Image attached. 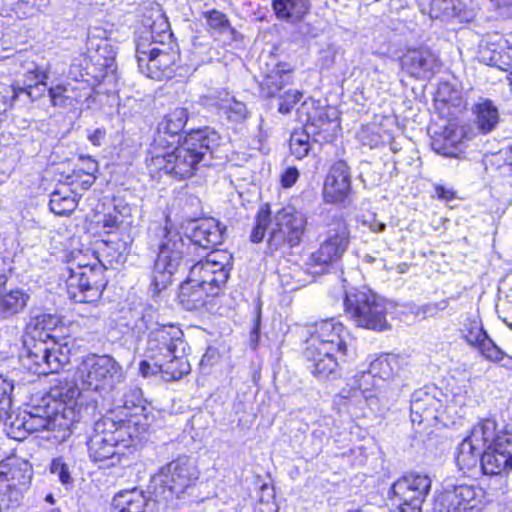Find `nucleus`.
Segmentation results:
<instances>
[{
    "instance_id": "1",
    "label": "nucleus",
    "mask_w": 512,
    "mask_h": 512,
    "mask_svg": "<svg viewBox=\"0 0 512 512\" xmlns=\"http://www.w3.org/2000/svg\"><path fill=\"white\" fill-rule=\"evenodd\" d=\"M310 335L304 352L307 368L317 379H328L345 361L349 333L342 323L331 318L316 322Z\"/></svg>"
},
{
    "instance_id": "2",
    "label": "nucleus",
    "mask_w": 512,
    "mask_h": 512,
    "mask_svg": "<svg viewBox=\"0 0 512 512\" xmlns=\"http://www.w3.org/2000/svg\"><path fill=\"white\" fill-rule=\"evenodd\" d=\"M219 143V134L210 128L192 131L166 157L157 155L149 162V167L179 180L189 178L200 163L208 165L207 156L214 158Z\"/></svg>"
},
{
    "instance_id": "3",
    "label": "nucleus",
    "mask_w": 512,
    "mask_h": 512,
    "mask_svg": "<svg viewBox=\"0 0 512 512\" xmlns=\"http://www.w3.org/2000/svg\"><path fill=\"white\" fill-rule=\"evenodd\" d=\"M269 225H271L267 240L269 250L274 252L292 249L302 241L307 217L294 206H286L278 210L272 219L269 206L264 205L257 213L256 225L250 236L251 241L261 242Z\"/></svg>"
},
{
    "instance_id": "4",
    "label": "nucleus",
    "mask_w": 512,
    "mask_h": 512,
    "mask_svg": "<svg viewBox=\"0 0 512 512\" xmlns=\"http://www.w3.org/2000/svg\"><path fill=\"white\" fill-rule=\"evenodd\" d=\"M467 403V392L459 389L451 398L436 386L416 389L410 400V417L413 423L449 426Z\"/></svg>"
},
{
    "instance_id": "5",
    "label": "nucleus",
    "mask_w": 512,
    "mask_h": 512,
    "mask_svg": "<svg viewBox=\"0 0 512 512\" xmlns=\"http://www.w3.org/2000/svg\"><path fill=\"white\" fill-rule=\"evenodd\" d=\"M200 471L195 462L188 456H179L163 465L150 479L148 493L159 497L163 503L180 497L188 488L194 486L199 479Z\"/></svg>"
},
{
    "instance_id": "6",
    "label": "nucleus",
    "mask_w": 512,
    "mask_h": 512,
    "mask_svg": "<svg viewBox=\"0 0 512 512\" xmlns=\"http://www.w3.org/2000/svg\"><path fill=\"white\" fill-rule=\"evenodd\" d=\"M75 381L83 390L108 394L125 381V372L112 356L90 354L78 365Z\"/></svg>"
},
{
    "instance_id": "7",
    "label": "nucleus",
    "mask_w": 512,
    "mask_h": 512,
    "mask_svg": "<svg viewBox=\"0 0 512 512\" xmlns=\"http://www.w3.org/2000/svg\"><path fill=\"white\" fill-rule=\"evenodd\" d=\"M190 247V242H186L177 230L167 226L163 229L152 275L151 285L155 292L170 283L171 276L179 269Z\"/></svg>"
},
{
    "instance_id": "8",
    "label": "nucleus",
    "mask_w": 512,
    "mask_h": 512,
    "mask_svg": "<svg viewBox=\"0 0 512 512\" xmlns=\"http://www.w3.org/2000/svg\"><path fill=\"white\" fill-rule=\"evenodd\" d=\"M345 313L359 327L383 331L389 328L385 302L371 290L353 289L346 293Z\"/></svg>"
},
{
    "instance_id": "9",
    "label": "nucleus",
    "mask_w": 512,
    "mask_h": 512,
    "mask_svg": "<svg viewBox=\"0 0 512 512\" xmlns=\"http://www.w3.org/2000/svg\"><path fill=\"white\" fill-rule=\"evenodd\" d=\"M22 350L20 358L24 367L38 375L58 373L70 361L67 339L62 337L50 342H31Z\"/></svg>"
},
{
    "instance_id": "10",
    "label": "nucleus",
    "mask_w": 512,
    "mask_h": 512,
    "mask_svg": "<svg viewBox=\"0 0 512 512\" xmlns=\"http://www.w3.org/2000/svg\"><path fill=\"white\" fill-rule=\"evenodd\" d=\"M123 435L119 422L109 417L97 420L87 442L90 458L98 462L123 454V449L127 447L121 439Z\"/></svg>"
},
{
    "instance_id": "11",
    "label": "nucleus",
    "mask_w": 512,
    "mask_h": 512,
    "mask_svg": "<svg viewBox=\"0 0 512 512\" xmlns=\"http://www.w3.org/2000/svg\"><path fill=\"white\" fill-rule=\"evenodd\" d=\"M70 272L67 283L72 299L80 303H92L100 299L106 286L102 265H79L77 270L70 269Z\"/></svg>"
},
{
    "instance_id": "12",
    "label": "nucleus",
    "mask_w": 512,
    "mask_h": 512,
    "mask_svg": "<svg viewBox=\"0 0 512 512\" xmlns=\"http://www.w3.org/2000/svg\"><path fill=\"white\" fill-rule=\"evenodd\" d=\"M431 486V478L419 473H408L395 481L391 492L398 501L399 512H422Z\"/></svg>"
},
{
    "instance_id": "13",
    "label": "nucleus",
    "mask_w": 512,
    "mask_h": 512,
    "mask_svg": "<svg viewBox=\"0 0 512 512\" xmlns=\"http://www.w3.org/2000/svg\"><path fill=\"white\" fill-rule=\"evenodd\" d=\"M484 492L477 485L447 486L435 496L434 512H471L480 509Z\"/></svg>"
},
{
    "instance_id": "14",
    "label": "nucleus",
    "mask_w": 512,
    "mask_h": 512,
    "mask_svg": "<svg viewBox=\"0 0 512 512\" xmlns=\"http://www.w3.org/2000/svg\"><path fill=\"white\" fill-rule=\"evenodd\" d=\"M349 237L350 232L345 220L341 217L332 218L328 224L327 238L319 249L310 255L308 263L324 268L338 262L348 248Z\"/></svg>"
},
{
    "instance_id": "15",
    "label": "nucleus",
    "mask_w": 512,
    "mask_h": 512,
    "mask_svg": "<svg viewBox=\"0 0 512 512\" xmlns=\"http://www.w3.org/2000/svg\"><path fill=\"white\" fill-rule=\"evenodd\" d=\"M150 46L151 44L147 46L144 41L136 45V58L140 72L159 81L172 78L175 72L174 67L179 59L177 52Z\"/></svg>"
},
{
    "instance_id": "16",
    "label": "nucleus",
    "mask_w": 512,
    "mask_h": 512,
    "mask_svg": "<svg viewBox=\"0 0 512 512\" xmlns=\"http://www.w3.org/2000/svg\"><path fill=\"white\" fill-rule=\"evenodd\" d=\"M228 260L226 254L212 252L190 268L188 278L198 286L207 287L212 295H218L229 278Z\"/></svg>"
},
{
    "instance_id": "17",
    "label": "nucleus",
    "mask_w": 512,
    "mask_h": 512,
    "mask_svg": "<svg viewBox=\"0 0 512 512\" xmlns=\"http://www.w3.org/2000/svg\"><path fill=\"white\" fill-rule=\"evenodd\" d=\"M63 323L61 318L41 308H31L24 327L23 348L28 350L31 342H50L62 338Z\"/></svg>"
},
{
    "instance_id": "18",
    "label": "nucleus",
    "mask_w": 512,
    "mask_h": 512,
    "mask_svg": "<svg viewBox=\"0 0 512 512\" xmlns=\"http://www.w3.org/2000/svg\"><path fill=\"white\" fill-rule=\"evenodd\" d=\"M176 352H185L183 332L174 325L157 326L149 332L145 356L154 359V366L159 365L163 357H169Z\"/></svg>"
},
{
    "instance_id": "19",
    "label": "nucleus",
    "mask_w": 512,
    "mask_h": 512,
    "mask_svg": "<svg viewBox=\"0 0 512 512\" xmlns=\"http://www.w3.org/2000/svg\"><path fill=\"white\" fill-rule=\"evenodd\" d=\"M401 67L410 76L426 80L439 70L440 60L428 46L408 48L401 58Z\"/></svg>"
},
{
    "instance_id": "20",
    "label": "nucleus",
    "mask_w": 512,
    "mask_h": 512,
    "mask_svg": "<svg viewBox=\"0 0 512 512\" xmlns=\"http://www.w3.org/2000/svg\"><path fill=\"white\" fill-rule=\"evenodd\" d=\"M225 227L214 218L192 220L186 227L187 241L195 248L213 250L224 240Z\"/></svg>"
},
{
    "instance_id": "21",
    "label": "nucleus",
    "mask_w": 512,
    "mask_h": 512,
    "mask_svg": "<svg viewBox=\"0 0 512 512\" xmlns=\"http://www.w3.org/2000/svg\"><path fill=\"white\" fill-rule=\"evenodd\" d=\"M352 192L351 171L348 164L338 160L332 164L326 176L323 196L326 202L333 204L344 203Z\"/></svg>"
},
{
    "instance_id": "22",
    "label": "nucleus",
    "mask_w": 512,
    "mask_h": 512,
    "mask_svg": "<svg viewBox=\"0 0 512 512\" xmlns=\"http://www.w3.org/2000/svg\"><path fill=\"white\" fill-rule=\"evenodd\" d=\"M481 469L486 475H499L512 470V434H504L489 449H484Z\"/></svg>"
},
{
    "instance_id": "23",
    "label": "nucleus",
    "mask_w": 512,
    "mask_h": 512,
    "mask_svg": "<svg viewBox=\"0 0 512 512\" xmlns=\"http://www.w3.org/2000/svg\"><path fill=\"white\" fill-rule=\"evenodd\" d=\"M475 137V131L468 125L460 127L455 124H448L441 132L432 137V149L443 156L458 157L462 153L464 140H471Z\"/></svg>"
},
{
    "instance_id": "24",
    "label": "nucleus",
    "mask_w": 512,
    "mask_h": 512,
    "mask_svg": "<svg viewBox=\"0 0 512 512\" xmlns=\"http://www.w3.org/2000/svg\"><path fill=\"white\" fill-rule=\"evenodd\" d=\"M461 333L465 341L477 348L487 360L495 363L503 360L505 353L489 338L479 318H468L463 325Z\"/></svg>"
},
{
    "instance_id": "25",
    "label": "nucleus",
    "mask_w": 512,
    "mask_h": 512,
    "mask_svg": "<svg viewBox=\"0 0 512 512\" xmlns=\"http://www.w3.org/2000/svg\"><path fill=\"white\" fill-rule=\"evenodd\" d=\"M164 506L159 497L153 494L146 496L137 488L120 491L112 501L113 512H159Z\"/></svg>"
},
{
    "instance_id": "26",
    "label": "nucleus",
    "mask_w": 512,
    "mask_h": 512,
    "mask_svg": "<svg viewBox=\"0 0 512 512\" xmlns=\"http://www.w3.org/2000/svg\"><path fill=\"white\" fill-rule=\"evenodd\" d=\"M21 70L25 79L22 84L19 80L12 84V103L15 102L22 93H26L31 101H35L42 97L45 91V80L48 78L47 72L40 71L34 61L28 60H24L21 63Z\"/></svg>"
},
{
    "instance_id": "27",
    "label": "nucleus",
    "mask_w": 512,
    "mask_h": 512,
    "mask_svg": "<svg viewBox=\"0 0 512 512\" xmlns=\"http://www.w3.org/2000/svg\"><path fill=\"white\" fill-rule=\"evenodd\" d=\"M30 480L31 476L20 470L0 466V511L19 502Z\"/></svg>"
},
{
    "instance_id": "28",
    "label": "nucleus",
    "mask_w": 512,
    "mask_h": 512,
    "mask_svg": "<svg viewBox=\"0 0 512 512\" xmlns=\"http://www.w3.org/2000/svg\"><path fill=\"white\" fill-rule=\"evenodd\" d=\"M473 125H469L478 134L487 135L494 131L500 123V113L492 100L480 98L471 108Z\"/></svg>"
},
{
    "instance_id": "29",
    "label": "nucleus",
    "mask_w": 512,
    "mask_h": 512,
    "mask_svg": "<svg viewBox=\"0 0 512 512\" xmlns=\"http://www.w3.org/2000/svg\"><path fill=\"white\" fill-rule=\"evenodd\" d=\"M434 17L444 20L457 19L459 22H471L478 14V5L468 7L460 0H434L431 5Z\"/></svg>"
},
{
    "instance_id": "30",
    "label": "nucleus",
    "mask_w": 512,
    "mask_h": 512,
    "mask_svg": "<svg viewBox=\"0 0 512 512\" xmlns=\"http://www.w3.org/2000/svg\"><path fill=\"white\" fill-rule=\"evenodd\" d=\"M334 138L333 133L315 130V126H308L301 131H295L290 137V151L297 159H303L311 150L310 140L315 143H327Z\"/></svg>"
},
{
    "instance_id": "31",
    "label": "nucleus",
    "mask_w": 512,
    "mask_h": 512,
    "mask_svg": "<svg viewBox=\"0 0 512 512\" xmlns=\"http://www.w3.org/2000/svg\"><path fill=\"white\" fill-rule=\"evenodd\" d=\"M78 383L75 385L66 384L61 389L54 390L53 397L59 400L60 408H57L56 412H59L61 419L67 420L70 423L78 422L81 419L82 406L78 404V398L80 396V388Z\"/></svg>"
},
{
    "instance_id": "32",
    "label": "nucleus",
    "mask_w": 512,
    "mask_h": 512,
    "mask_svg": "<svg viewBox=\"0 0 512 512\" xmlns=\"http://www.w3.org/2000/svg\"><path fill=\"white\" fill-rule=\"evenodd\" d=\"M297 115L304 128L312 125L315 130L331 132V119L328 111L321 106L320 101L308 98L297 108Z\"/></svg>"
},
{
    "instance_id": "33",
    "label": "nucleus",
    "mask_w": 512,
    "mask_h": 512,
    "mask_svg": "<svg viewBox=\"0 0 512 512\" xmlns=\"http://www.w3.org/2000/svg\"><path fill=\"white\" fill-rule=\"evenodd\" d=\"M272 8L277 19L298 24L309 13L311 2L310 0H272Z\"/></svg>"
},
{
    "instance_id": "34",
    "label": "nucleus",
    "mask_w": 512,
    "mask_h": 512,
    "mask_svg": "<svg viewBox=\"0 0 512 512\" xmlns=\"http://www.w3.org/2000/svg\"><path fill=\"white\" fill-rule=\"evenodd\" d=\"M207 287L196 285L187 278V281L180 287L179 299L187 310H196L206 305L209 297H214Z\"/></svg>"
},
{
    "instance_id": "35",
    "label": "nucleus",
    "mask_w": 512,
    "mask_h": 512,
    "mask_svg": "<svg viewBox=\"0 0 512 512\" xmlns=\"http://www.w3.org/2000/svg\"><path fill=\"white\" fill-rule=\"evenodd\" d=\"M401 368V359L394 354H380L371 360L369 364L370 373L373 378L389 381L393 379Z\"/></svg>"
},
{
    "instance_id": "36",
    "label": "nucleus",
    "mask_w": 512,
    "mask_h": 512,
    "mask_svg": "<svg viewBox=\"0 0 512 512\" xmlns=\"http://www.w3.org/2000/svg\"><path fill=\"white\" fill-rule=\"evenodd\" d=\"M3 380L10 385L11 389L7 392L9 406L6 409L5 414L1 415L0 422H4V430L10 438L15 440H24L28 435L26 430L27 417H25V412L16 415H13L12 413L9 412L12 402L10 395L14 389V386L10 381L6 379Z\"/></svg>"
},
{
    "instance_id": "37",
    "label": "nucleus",
    "mask_w": 512,
    "mask_h": 512,
    "mask_svg": "<svg viewBox=\"0 0 512 512\" xmlns=\"http://www.w3.org/2000/svg\"><path fill=\"white\" fill-rule=\"evenodd\" d=\"M484 452L470 436L466 437L458 446L456 454V464L460 470L470 471L481 463V457Z\"/></svg>"
},
{
    "instance_id": "38",
    "label": "nucleus",
    "mask_w": 512,
    "mask_h": 512,
    "mask_svg": "<svg viewBox=\"0 0 512 512\" xmlns=\"http://www.w3.org/2000/svg\"><path fill=\"white\" fill-rule=\"evenodd\" d=\"M30 296L23 290L15 289L0 296V320H7L22 312Z\"/></svg>"
},
{
    "instance_id": "39",
    "label": "nucleus",
    "mask_w": 512,
    "mask_h": 512,
    "mask_svg": "<svg viewBox=\"0 0 512 512\" xmlns=\"http://www.w3.org/2000/svg\"><path fill=\"white\" fill-rule=\"evenodd\" d=\"M504 434H512L509 431H497L494 420L486 419L476 424L470 433L472 440L482 449H489L496 443V440Z\"/></svg>"
},
{
    "instance_id": "40",
    "label": "nucleus",
    "mask_w": 512,
    "mask_h": 512,
    "mask_svg": "<svg viewBox=\"0 0 512 512\" xmlns=\"http://www.w3.org/2000/svg\"><path fill=\"white\" fill-rule=\"evenodd\" d=\"M478 58L480 62L494 66L502 71H508L512 65V46L507 50L492 48L485 45H480Z\"/></svg>"
},
{
    "instance_id": "41",
    "label": "nucleus",
    "mask_w": 512,
    "mask_h": 512,
    "mask_svg": "<svg viewBox=\"0 0 512 512\" xmlns=\"http://www.w3.org/2000/svg\"><path fill=\"white\" fill-rule=\"evenodd\" d=\"M160 362L156 367H161V373L166 375L167 380L180 379L183 375L188 374L190 370L184 352H176L169 357H163Z\"/></svg>"
},
{
    "instance_id": "42",
    "label": "nucleus",
    "mask_w": 512,
    "mask_h": 512,
    "mask_svg": "<svg viewBox=\"0 0 512 512\" xmlns=\"http://www.w3.org/2000/svg\"><path fill=\"white\" fill-rule=\"evenodd\" d=\"M40 411H42L41 408H34V412H25V417H27L26 430L28 434L55 429L57 421L60 418L59 412H56L52 417L50 415H43Z\"/></svg>"
},
{
    "instance_id": "43",
    "label": "nucleus",
    "mask_w": 512,
    "mask_h": 512,
    "mask_svg": "<svg viewBox=\"0 0 512 512\" xmlns=\"http://www.w3.org/2000/svg\"><path fill=\"white\" fill-rule=\"evenodd\" d=\"M188 120L187 110L184 108H176L168 113L159 123L163 133H168L169 137H179V133L183 130Z\"/></svg>"
},
{
    "instance_id": "44",
    "label": "nucleus",
    "mask_w": 512,
    "mask_h": 512,
    "mask_svg": "<svg viewBox=\"0 0 512 512\" xmlns=\"http://www.w3.org/2000/svg\"><path fill=\"white\" fill-rule=\"evenodd\" d=\"M289 75L279 69L271 71L262 80L261 91L266 97H276L279 92L288 84Z\"/></svg>"
},
{
    "instance_id": "45",
    "label": "nucleus",
    "mask_w": 512,
    "mask_h": 512,
    "mask_svg": "<svg viewBox=\"0 0 512 512\" xmlns=\"http://www.w3.org/2000/svg\"><path fill=\"white\" fill-rule=\"evenodd\" d=\"M78 206L76 198L70 194H63L56 190L51 194L49 207L51 212L59 216L70 215Z\"/></svg>"
},
{
    "instance_id": "46",
    "label": "nucleus",
    "mask_w": 512,
    "mask_h": 512,
    "mask_svg": "<svg viewBox=\"0 0 512 512\" xmlns=\"http://www.w3.org/2000/svg\"><path fill=\"white\" fill-rule=\"evenodd\" d=\"M219 113L225 115L231 122L240 123L247 118L248 110L243 102L229 97L227 94L219 104Z\"/></svg>"
},
{
    "instance_id": "47",
    "label": "nucleus",
    "mask_w": 512,
    "mask_h": 512,
    "mask_svg": "<svg viewBox=\"0 0 512 512\" xmlns=\"http://www.w3.org/2000/svg\"><path fill=\"white\" fill-rule=\"evenodd\" d=\"M179 143V137H169L168 133H163L161 128H157V132L154 136L153 143L150 148V162L154 160V158L159 155L160 157H166L167 154H170V148H175L174 146Z\"/></svg>"
},
{
    "instance_id": "48",
    "label": "nucleus",
    "mask_w": 512,
    "mask_h": 512,
    "mask_svg": "<svg viewBox=\"0 0 512 512\" xmlns=\"http://www.w3.org/2000/svg\"><path fill=\"white\" fill-rule=\"evenodd\" d=\"M203 18L206 20L209 30L213 33L222 34L228 31H234L228 18L221 11L215 9L206 11L203 13Z\"/></svg>"
},
{
    "instance_id": "49",
    "label": "nucleus",
    "mask_w": 512,
    "mask_h": 512,
    "mask_svg": "<svg viewBox=\"0 0 512 512\" xmlns=\"http://www.w3.org/2000/svg\"><path fill=\"white\" fill-rule=\"evenodd\" d=\"M144 26L149 28L150 38L155 43L159 42L162 44L165 38L170 37L168 32L169 24L159 11H157L155 19L151 23L149 21L145 22Z\"/></svg>"
},
{
    "instance_id": "50",
    "label": "nucleus",
    "mask_w": 512,
    "mask_h": 512,
    "mask_svg": "<svg viewBox=\"0 0 512 512\" xmlns=\"http://www.w3.org/2000/svg\"><path fill=\"white\" fill-rule=\"evenodd\" d=\"M259 510L261 512H276L278 507L275 502V493L272 487L263 485L259 496Z\"/></svg>"
},
{
    "instance_id": "51",
    "label": "nucleus",
    "mask_w": 512,
    "mask_h": 512,
    "mask_svg": "<svg viewBox=\"0 0 512 512\" xmlns=\"http://www.w3.org/2000/svg\"><path fill=\"white\" fill-rule=\"evenodd\" d=\"M373 378L372 373H370V369L367 371H362L359 375H357V385L359 390L362 392L363 397L366 400L372 399L374 394L372 393V389L377 386L375 380Z\"/></svg>"
},
{
    "instance_id": "52",
    "label": "nucleus",
    "mask_w": 512,
    "mask_h": 512,
    "mask_svg": "<svg viewBox=\"0 0 512 512\" xmlns=\"http://www.w3.org/2000/svg\"><path fill=\"white\" fill-rule=\"evenodd\" d=\"M68 87L62 84L56 85L54 87H50L48 90V94L51 100V104L54 107H67L69 106L71 97L67 95Z\"/></svg>"
},
{
    "instance_id": "53",
    "label": "nucleus",
    "mask_w": 512,
    "mask_h": 512,
    "mask_svg": "<svg viewBox=\"0 0 512 512\" xmlns=\"http://www.w3.org/2000/svg\"><path fill=\"white\" fill-rule=\"evenodd\" d=\"M50 471L52 474L57 475L60 482L64 485L71 484L73 481L69 471V466L61 457L53 459L50 466Z\"/></svg>"
},
{
    "instance_id": "54",
    "label": "nucleus",
    "mask_w": 512,
    "mask_h": 512,
    "mask_svg": "<svg viewBox=\"0 0 512 512\" xmlns=\"http://www.w3.org/2000/svg\"><path fill=\"white\" fill-rule=\"evenodd\" d=\"M279 96L278 110L282 114H287L293 106L302 98V93L297 90H288L284 95Z\"/></svg>"
},
{
    "instance_id": "55",
    "label": "nucleus",
    "mask_w": 512,
    "mask_h": 512,
    "mask_svg": "<svg viewBox=\"0 0 512 512\" xmlns=\"http://www.w3.org/2000/svg\"><path fill=\"white\" fill-rule=\"evenodd\" d=\"M449 300V298H444L441 299L440 301L429 302L427 304H424L418 309L417 315H422L424 318L436 317L439 314V312L444 311L448 308Z\"/></svg>"
},
{
    "instance_id": "56",
    "label": "nucleus",
    "mask_w": 512,
    "mask_h": 512,
    "mask_svg": "<svg viewBox=\"0 0 512 512\" xmlns=\"http://www.w3.org/2000/svg\"><path fill=\"white\" fill-rule=\"evenodd\" d=\"M481 44L498 50H507L509 46H512V35L509 37H503L499 33L487 34Z\"/></svg>"
},
{
    "instance_id": "57",
    "label": "nucleus",
    "mask_w": 512,
    "mask_h": 512,
    "mask_svg": "<svg viewBox=\"0 0 512 512\" xmlns=\"http://www.w3.org/2000/svg\"><path fill=\"white\" fill-rule=\"evenodd\" d=\"M490 8L502 19L512 18V0H488Z\"/></svg>"
},
{
    "instance_id": "58",
    "label": "nucleus",
    "mask_w": 512,
    "mask_h": 512,
    "mask_svg": "<svg viewBox=\"0 0 512 512\" xmlns=\"http://www.w3.org/2000/svg\"><path fill=\"white\" fill-rule=\"evenodd\" d=\"M142 400V391L139 387L133 386L129 389V394H124L123 404L126 408L140 405Z\"/></svg>"
},
{
    "instance_id": "59",
    "label": "nucleus",
    "mask_w": 512,
    "mask_h": 512,
    "mask_svg": "<svg viewBox=\"0 0 512 512\" xmlns=\"http://www.w3.org/2000/svg\"><path fill=\"white\" fill-rule=\"evenodd\" d=\"M154 359H145L140 362L139 370L144 377H148L149 375H156L161 373V367H155Z\"/></svg>"
},
{
    "instance_id": "60",
    "label": "nucleus",
    "mask_w": 512,
    "mask_h": 512,
    "mask_svg": "<svg viewBox=\"0 0 512 512\" xmlns=\"http://www.w3.org/2000/svg\"><path fill=\"white\" fill-rule=\"evenodd\" d=\"M106 248L103 250V253H105L109 265L113 267L115 264H122L125 261V257L122 252L118 251V249H115L112 251V248L105 244Z\"/></svg>"
},
{
    "instance_id": "61",
    "label": "nucleus",
    "mask_w": 512,
    "mask_h": 512,
    "mask_svg": "<svg viewBox=\"0 0 512 512\" xmlns=\"http://www.w3.org/2000/svg\"><path fill=\"white\" fill-rule=\"evenodd\" d=\"M298 178V170L294 167H289L281 177L282 186L285 188L292 187L297 182Z\"/></svg>"
},
{
    "instance_id": "62",
    "label": "nucleus",
    "mask_w": 512,
    "mask_h": 512,
    "mask_svg": "<svg viewBox=\"0 0 512 512\" xmlns=\"http://www.w3.org/2000/svg\"><path fill=\"white\" fill-rule=\"evenodd\" d=\"M28 0H0V15H8L9 12L19 9L21 3Z\"/></svg>"
},
{
    "instance_id": "63",
    "label": "nucleus",
    "mask_w": 512,
    "mask_h": 512,
    "mask_svg": "<svg viewBox=\"0 0 512 512\" xmlns=\"http://www.w3.org/2000/svg\"><path fill=\"white\" fill-rule=\"evenodd\" d=\"M80 160L83 162L84 168L82 169L86 175H95L98 171V162L90 156H81Z\"/></svg>"
},
{
    "instance_id": "64",
    "label": "nucleus",
    "mask_w": 512,
    "mask_h": 512,
    "mask_svg": "<svg viewBox=\"0 0 512 512\" xmlns=\"http://www.w3.org/2000/svg\"><path fill=\"white\" fill-rule=\"evenodd\" d=\"M105 135V129L97 128L88 135V139L93 145L100 146L105 138Z\"/></svg>"
}]
</instances>
